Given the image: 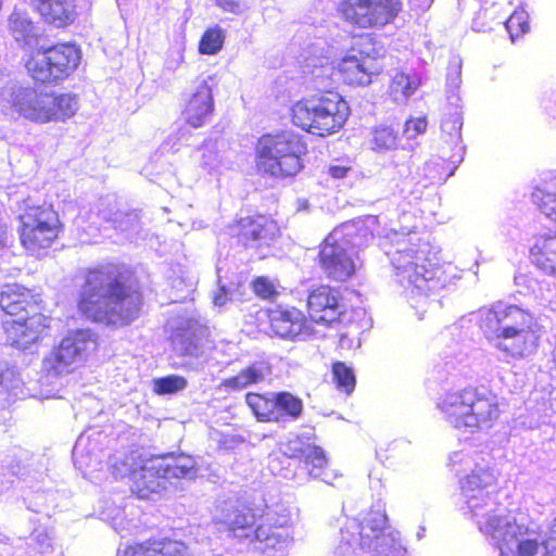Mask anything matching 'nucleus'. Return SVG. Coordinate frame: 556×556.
<instances>
[{
	"label": "nucleus",
	"mask_w": 556,
	"mask_h": 556,
	"mask_svg": "<svg viewBox=\"0 0 556 556\" xmlns=\"http://www.w3.org/2000/svg\"><path fill=\"white\" fill-rule=\"evenodd\" d=\"M76 309L86 320L111 329L137 320L144 295L134 268L118 262L99 263L78 274Z\"/></svg>",
	"instance_id": "obj_1"
},
{
	"label": "nucleus",
	"mask_w": 556,
	"mask_h": 556,
	"mask_svg": "<svg viewBox=\"0 0 556 556\" xmlns=\"http://www.w3.org/2000/svg\"><path fill=\"white\" fill-rule=\"evenodd\" d=\"M51 316L41 293L22 283L10 282L0 290V327L5 343L27 350L48 336Z\"/></svg>",
	"instance_id": "obj_2"
},
{
	"label": "nucleus",
	"mask_w": 556,
	"mask_h": 556,
	"mask_svg": "<svg viewBox=\"0 0 556 556\" xmlns=\"http://www.w3.org/2000/svg\"><path fill=\"white\" fill-rule=\"evenodd\" d=\"M480 327L489 341L513 357H525L539 345L541 327L528 311L497 302L483 312Z\"/></svg>",
	"instance_id": "obj_3"
},
{
	"label": "nucleus",
	"mask_w": 556,
	"mask_h": 556,
	"mask_svg": "<svg viewBox=\"0 0 556 556\" xmlns=\"http://www.w3.org/2000/svg\"><path fill=\"white\" fill-rule=\"evenodd\" d=\"M254 153L257 173L288 178L303 169L307 144L302 135L292 130H280L262 135L255 143Z\"/></svg>",
	"instance_id": "obj_4"
},
{
	"label": "nucleus",
	"mask_w": 556,
	"mask_h": 556,
	"mask_svg": "<svg viewBox=\"0 0 556 556\" xmlns=\"http://www.w3.org/2000/svg\"><path fill=\"white\" fill-rule=\"evenodd\" d=\"M439 408L456 429L489 428L501 415L497 395L483 387L473 386L447 391Z\"/></svg>",
	"instance_id": "obj_5"
},
{
	"label": "nucleus",
	"mask_w": 556,
	"mask_h": 556,
	"mask_svg": "<svg viewBox=\"0 0 556 556\" xmlns=\"http://www.w3.org/2000/svg\"><path fill=\"white\" fill-rule=\"evenodd\" d=\"M350 115V106L337 91L325 90L295 101L290 111L291 122L303 131L328 137L338 134Z\"/></svg>",
	"instance_id": "obj_6"
},
{
	"label": "nucleus",
	"mask_w": 556,
	"mask_h": 556,
	"mask_svg": "<svg viewBox=\"0 0 556 556\" xmlns=\"http://www.w3.org/2000/svg\"><path fill=\"white\" fill-rule=\"evenodd\" d=\"M80 61V48L74 42L62 41L30 47L25 52L23 64L35 85L56 86L74 75Z\"/></svg>",
	"instance_id": "obj_7"
},
{
	"label": "nucleus",
	"mask_w": 556,
	"mask_h": 556,
	"mask_svg": "<svg viewBox=\"0 0 556 556\" xmlns=\"http://www.w3.org/2000/svg\"><path fill=\"white\" fill-rule=\"evenodd\" d=\"M12 109L20 116L37 124L66 122L79 110V99L73 92L21 88L12 98Z\"/></svg>",
	"instance_id": "obj_8"
},
{
	"label": "nucleus",
	"mask_w": 556,
	"mask_h": 556,
	"mask_svg": "<svg viewBox=\"0 0 556 556\" xmlns=\"http://www.w3.org/2000/svg\"><path fill=\"white\" fill-rule=\"evenodd\" d=\"M258 519L261 522L254 529V538L264 544V549L279 547L290 538L288 516L265 511L248 503L232 506L226 514L225 523L233 535L245 536Z\"/></svg>",
	"instance_id": "obj_9"
},
{
	"label": "nucleus",
	"mask_w": 556,
	"mask_h": 556,
	"mask_svg": "<svg viewBox=\"0 0 556 556\" xmlns=\"http://www.w3.org/2000/svg\"><path fill=\"white\" fill-rule=\"evenodd\" d=\"M17 235L22 248L40 255L59 242L65 226L52 204L27 205L17 216Z\"/></svg>",
	"instance_id": "obj_10"
},
{
	"label": "nucleus",
	"mask_w": 556,
	"mask_h": 556,
	"mask_svg": "<svg viewBox=\"0 0 556 556\" xmlns=\"http://www.w3.org/2000/svg\"><path fill=\"white\" fill-rule=\"evenodd\" d=\"M399 283L424 291L435 277V265L427 242L420 239L402 240L391 258Z\"/></svg>",
	"instance_id": "obj_11"
},
{
	"label": "nucleus",
	"mask_w": 556,
	"mask_h": 556,
	"mask_svg": "<svg viewBox=\"0 0 556 556\" xmlns=\"http://www.w3.org/2000/svg\"><path fill=\"white\" fill-rule=\"evenodd\" d=\"M224 232L237 248L253 252L264 258V250L269 249L278 239L280 229L270 216L249 212L233 217L224 228Z\"/></svg>",
	"instance_id": "obj_12"
},
{
	"label": "nucleus",
	"mask_w": 556,
	"mask_h": 556,
	"mask_svg": "<svg viewBox=\"0 0 556 556\" xmlns=\"http://www.w3.org/2000/svg\"><path fill=\"white\" fill-rule=\"evenodd\" d=\"M99 349L98 336L90 329H78L64 337L45 356L42 368L49 376L60 377L74 371Z\"/></svg>",
	"instance_id": "obj_13"
},
{
	"label": "nucleus",
	"mask_w": 556,
	"mask_h": 556,
	"mask_svg": "<svg viewBox=\"0 0 556 556\" xmlns=\"http://www.w3.org/2000/svg\"><path fill=\"white\" fill-rule=\"evenodd\" d=\"M403 0H341L339 17L357 29H382L403 12Z\"/></svg>",
	"instance_id": "obj_14"
},
{
	"label": "nucleus",
	"mask_w": 556,
	"mask_h": 556,
	"mask_svg": "<svg viewBox=\"0 0 556 556\" xmlns=\"http://www.w3.org/2000/svg\"><path fill=\"white\" fill-rule=\"evenodd\" d=\"M268 329L273 337L282 340H304L315 334L306 313L289 304H276L265 309Z\"/></svg>",
	"instance_id": "obj_15"
},
{
	"label": "nucleus",
	"mask_w": 556,
	"mask_h": 556,
	"mask_svg": "<svg viewBox=\"0 0 556 556\" xmlns=\"http://www.w3.org/2000/svg\"><path fill=\"white\" fill-rule=\"evenodd\" d=\"M306 316L311 325L330 328L340 324L345 315L340 291L329 285H318L307 291Z\"/></svg>",
	"instance_id": "obj_16"
},
{
	"label": "nucleus",
	"mask_w": 556,
	"mask_h": 556,
	"mask_svg": "<svg viewBox=\"0 0 556 556\" xmlns=\"http://www.w3.org/2000/svg\"><path fill=\"white\" fill-rule=\"evenodd\" d=\"M318 263L325 275L337 282L346 281L356 271L353 254L333 236H328L321 243Z\"/></svg>",
	"instance_id": "obj_17"
},
{
	"label": "nucleus",
	"mask_w": 556,
	"mask_h": 556,
	"mask_svg": "<svg viewBox=\"0 0 556 556\" xmlns=\"http://www.w3.org/2000/svg\"><path fill=\"white\" fill-rule=\"evenodd\" d=\"M383 59L372 49L371 52L358 51L344 56L339 64L343 80L352 86H366L383 71Z\"/></svg>",
	"instance_id": "obj_18"
},
{
	"label": "nucleus",
	"mask_w": 556,
	"mask_h": 556,
	"mask_svg": "<svg viewBox=\"0 0 556 556\" xmlns=\"http://www.w3.org/2000/svg\"><path fill=\"white\" fill-rule=\"evenodd\" d=\"M34 12L50 28L65 29L79 16L76 0H29Z\"/></svg>",
	"instance_id": "obj_19"
},
{
	"label": "nucleus",
	"mask_w": 556,
	"mask_h": 556,
	"mask_svg": "<svg viewBox=\"0 0 556 556\" xmlns=\"http://www.w3.org/2000/svg\"><path fill=\"white\" fill-rule=\"evenodd\" d=\"M215 111L212 87L203 80L185 100L181 116L187 126L200 128L206 125Z\"/></svg>",
	"instance_id": "obj_20"
},
{
	"label": "nucleus",
	"mask_w": 556,
	"mask_h": 556,
	"mask_svg": "<svg viewBox=\"0 0 556 556\" xmlns=\"http://www.w3.org/2000/svg\"><path fill=\"white\" fill-rule=\"evenodd\" d=\"M289 458L295 460L298 466L313 479L329 482L333 477L329 469V458L319 445L300 442L291 450Z\"/></svg>",
	"instance_id": "obj_21"
},
{
	"label": "nucleus",
	"mask_w": 556,
	"mask_h": 556,
	"mask_svg": "<svg viewBox=\"0 0 556 556\" xmlns=\"http://www.w3.org/2000/svg\"><path fill=\"white\" fill-rule=\"evenodd\" d=\"M130 492L138 498L147 500L159 493L164 486V480L157 463L146 462L132 467L126 476Z\"/></svg>",
	"instance_id": "obj_22"
},
{
	"label": "nucleus",
	"mask_w": 556,
	"mask_h": 556,
	"mask_svg": "<svg viewBox=\"0 0 556 556\" xmlns=\"http://www.w3.org/2000/svg\"><path fill=\"white\" fill-rule=\"evenodd\" d=\"M119 556H190V554L187 545L181 541L150 538L125 546Z\"/></svg>",
	"instance_id": "obj_23"
},
{
	"label": "nucleus",
	"mask_w": 556,
	"mask_h": 556,
	"mask_svg": "<svg viewBox=\"0 0 556 556\" xmlns=\"http://www.w3.org/2000/svg\"><path fill=\"white\" fill-rule=\"evenodd\" d=\"M529 256L531 263L542 271L556 274V232L536 236Z\"/></svg>",
	"instance_id": "obj_24"
},
{
	"label": "nucleus",
	"mask_w": 556,
	"mask_h": 556,
	"mask_svg": "<svg viewBox=\"0 0 556 556\" xmlns=\"http://www.w3.org/2000/svg\"><path fill=\"white\" fill-rule=\"evenodd\" d=\"M358 528L361 544L368 546L384 536L388 529L387 514L380 509H369L359 521Z\"/></svg>",
	"instance_id": "obj_25"
},
{
	"label": "nucleus",
	"mask_w": 556,
	"mask_h": 556,
	"mask_svg": "<svg viewBox=\"0 0 556 556\" xmlns=\"http://www.w3.org/2000/svg\"><path fill=\"white\" fill-rule=\"evenodd\" d=\"M164 479H194L199 466L197 460L187 454L173 456L168 463H157Z\"/></svg>",
	"instance_id": "obj_26"
},
{
	"label": "nucleus",
	"mask_w": 556,
	"mask_h": 556,
	"mask_svg": "<svg viewBox=\"0 0 556 556\" xmlns=\"http://www.w3.org/2000/svg\"><path fill=\"white\" fill-rule=\"evenodd\" d=\"M304 404L300 396L289 392H275V424L298 420L302 417Z\"/></svg>",
	"instance_id": "obj_27"
},
{
	"label": "nucleus",
	"mask_w": 556,
	"mask_h": 556,
	"mask_svg": "<svg viewBox=\"0 0 556 556\" xmlns=\"http://www.w3.org/2000/svg\"><path fill=\"white\" fill-rule=\"evenodd\" d=\"M531 200L543 215L556 223V178L543 180L534 187Z\"/></svg>",
	"instance_id": "obj_28"
},
{
	"label": "nucleus",
	"mask_w": 556,
	"mask_h": 556,
	"mask_svg": "<svg viewBox=\"0 0 556 556\" xmlns=\"http://www.w3.org/2000/svg\"><path fill=\"white\" fill-rule=\"evenodd\" d=\"M244 402L258 422H275V393L248 392Z\"/></svg>",
	"instance_id": "obj_29"
},
{
	"label": "nucleus",
	"mask_w": 556,
	"mask_h": 556,
	"mask_svg": "<svg viewBox=\"0 0 556 556\" xmlns=\"http://www.w3.org/2000/svg\"><path fill=\"white\" fill-rule=\"evenodd\" d=\"M264 379L265 374L262 367L257 364H251L240 369L235 376L224 379L220 386L230 391H240L261 383Z\"/></svg>",
	"instance_id": "obj_30"
},
{
	"label": "nucleus",
	"mask_w": 556,
	"mask_h": 556,
	"mask_svg": "<svg viewBox=\"0 0 556 556\" xmlns=\"http://www.w3.org/2000/svg\"><path fill=\"white\" fill-rule=\"evenodd\" d=\"M370 149L381 153L393 150L399 143V131L388 125H378L371 128L368 140Z\"/></svg>",
	"instance_id": "obj_31"
},
{
	"label": "nucleus",
	"mask_w": 556,
	"mask_h": 556,
	"mask_svg": "<svg viewBox=\"0 0 556 556\" xmlns=\"http://www.w3.org/2000/svg\"><path fill=\"white\" fill-rule=\"evenodd\" d=\"M420 77L417 74L397 72L390 81V93L394 100L407 99L420 86Z\"/></svg>",
	"instance_id": "obj_32"
},
{
	"label": "nucleus",
	"mask_w": 556,
	"mask_h": 556,
	"mask_svg": "<svg viewBox=\"0 0 556 556\" xmlns=\"http://www.w3.org/2000/svg\"><path fill=\"white\" fill-rule=\"evenodd\" d=\"M225 31L219 26L208 27L202 34L198 50L201 54L213 55L218 53L225 42Z\"/></svg>",
	"instance_id": "obj_33"
},
{
	"label": "nucleus",
	"mask_w": 556,
	"mask_h": 556,
	"mask_svg": "<svg viewBox=\"0 0 556 556\" xmlns=\"http://www.w3.org/2000/svg\"><path fill=\"white\" fill-rule=\"evenodd\" d=\"M528 531V528L518 526L516 530L507 532L511 539L517 541L515 551L516 556H536L543 545V542L538 538L519 539V536L527 534Z\"/></svg>",
	"instance_id": "obj_34"
},
{
	"label": "nucleus",
	"mask_w": 556,
	"mask_h": 556,
	"mask_svg": "<svg viewBox=\"0 0 556 556\" xmlns=\"http://www.w3.org/2000/svg\"><path fill=\"white\" fill-rule=\"evenodd\" d=\"M187 386V379L180 375H168L152 381V390L156 395L175 394L185 390Z\"/></svg>",
	"instance_id": "obj_35"
},
{
	"label": "nucleus",
	"mask_w": 556,
	"mask_h": 556,
	"mask_svg": "<svg viewBox=\"0 0 556 556\" xmlns=\"http://www.w3.org/2000/svg\"><path fill=\"white\" fill-rule=\"evenodd\" d=\"M331 372L337 389L345 394H351L356 383L353 369L346 366L343 362H334L332 364Z\"/></svg>",
	"instance_id": "obj_36"
},
{
	"label": "nucleus",
	"mask_w": 556,
	"mask_h": 556,
	"mask_svg": "<svg viewBox=\"0 0 556 556\" xmlns=\"http://www.w3.org/2000/svg\"><path fill=\"white\" fill-rule=\"evenodd\" d=\"M252 292L263 301L274 302L279 296L278 285L267 276H256L251 282Z\"/></svg>",
	"instance_id": "obj_37"
},
{
	"label": "nucleus",
	"mask_w": 556,
	"mask_h": 556,
	"mask_svg": "<svg viewBox=\"0 0 556 556\" xmlns=\"http://www.w3.org/2000/svg\"><path fill=\"white\" fill-rule=\"evenodd\" d=\"M505 27L513 41L528 33L529 17L525 11H514L505 21Z\"/></svg>",
	"instance_id": "obj_38"
},
{
	"label": "nucleus",
	"mask_w": 556,
	"mask_h": 556,
	"mask_svg": "<svg viewBox=\"0 0 556 556\" xmlns=\"http://www.w3.org/2000/svg\"><path fill=\"white\" fill-rule=\"evenodd\" d=\"M9 29L15 40H27L34 36V24L20 13H13L9 17Z\"/></svg>",
	"instance_id": "obj_39"
},
{
	"label": "nucleus",
	"mask_w": 556,
	"mask_h": 556,
	"mask_svg": "<svg viewBox=\"0 0 556 556\" xmlns=\"http://www.w3.org/2000/svg\"><path fill=\"white\" fill-rule=\"evenodd\" d=\"M427 126L428 122L426 117H410L405 123V131L409 134L412 137H416L418 135L425 134L427 130Z\"/></svg>",
	"instance_id": "obj_40"
},
{
	"label": "nucleus",
	"mask_w": 556,
	"mask_h": 556,
	"mask_svg": "<svg viewBox=\"0 0 556 556\" xmlns=\"http://www.w3.org/2000/svg\"><path fill=\"white\" fill-rule=\"evenodd\" d=\"M441 130L456 140L460 139L462 122L458 117L450 116L441 123Z\"/></svg>",
	"instance_id": "obj_41"
},
{
	"label": "nucleus",
	"mask_w": 556,
	"mask_h": 556,
	"mask_svg": "<svg viewBox=\"0 0 556 556\" xmlns=\"http://www.w3.org/2000/svg\"><path fill=\"white\" fill-rule=\"evenodd\" d=\"M215 4L223 11L239 14L241 12L240 2L237 0H214Z\"/></svg>",
	"instance_id": "obj_42"
},
{
	"label": "nucleus",
	"mask_w": 556,
	"mask_h": 556,
	"mask_svg": "<svg viewBox=\"0 0 556 556\" xmlns=\"http://www.w3.org/2000/svg\"><path fill=\"white\" fill-rule=\"evenodd\" d=\"M350 167L341 165H332L329 167L328 173L332 178H343L346 176Z\"/></svg>",
	"instance_id": "obj_43"
},
{
	"label": "nucleus",
	"mask_w": 556,
	"mask_h": 556,
	"mask_svg": "<svg viewBox=\"0 0 556 556\" xmlns=\"http://www.w3.org/2000/svg\"><path fill=\"white\" fill-rule=\"evenodd\" d=\"M509 549L508 546H507V543L505 542V540H503V542L501 543L500 545V549H501V556H504L505 555V549Z\"/></svg>",
	"instance_id": "obj_44"
}]
</instances>
